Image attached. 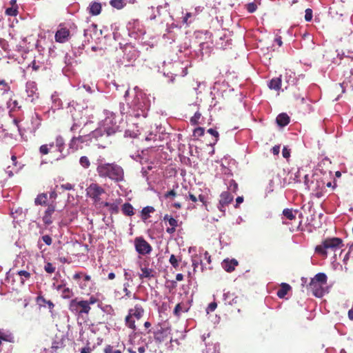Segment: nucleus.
Instances as JSON below:
<instances>
[{
	"label": "nucleus",
	"instance_id": "obj_33",
	"mask_svg": "<svg viewBox=\"0 0 353 353\" xmlns=\"http://www.w3.org/2000/svg\"><path fill=\"white\" fill-rule=\"evenodd\" d=\"M110 4L118 10L122 9L125 6L124 0H110Z\"/></svg>",
	"mask_w": 353,
	"mask_h": 353
},
{
	"label": "nucleus",
	"instance_id": "obj_44",
	"mask_svg": "<svg viewBox=\"0 0 353 353\" xmlns=\"http://www.w3.org/2000/svg\"><path fill=\"white\" fill-rule=\"evenodd\" d=\"M84 301H87L89 306H90V305H93L97 303H100L99 299H97V297H95L94 296H91L88 300H84Z\"/></svg>",
	"mask_w": 353,
	"mask_h": 353
},
{
	"label": "nucleus",
	"instance_id": "obj_20",
	"mask_svg": "<svg viewBox=\"0 0 353 353\" xmlns=\"http://www.w3.org/2000/svg\"><path fill=\"white\" fill-rule=\"evenodd\" d=\"M290 289L291 286L289 284L283 283L281 285V288L278 290L276 294L279 298L283 299L290 290Z\"/></svg>",
	"mask_w": 353,
	"mask_h": 353
},
{
	"label": "nucleus",
	"instance_id": "obj_13",
	"mask_svg": "<svg viewBox=\"0 0 353 353\" xmlns=\"http://www.w3.org/2000/svg\"><path fill=\"white\" fill-rule=\"evenodd\" d=\"M234 196L228 191L223 192L220 195L219 209L221 212H225V206L230 203L233 200Z\"/></svg>",
	"mask_w": 353,
	"mask_h": 353
},
{
	"label": "nucleus",
	"instance_id": "obj_27",
	"mask_svg": "<svg viewBox=\"0 0 353 353\" xmlns=\"http://www.w3.org/2000/svg\"><path fill=\"white\" fill-rule=\"evenodd\" d=\"M101 11V5L99 3L94 2L90 6V13L92 15H98Z\"/></svg>",
	"mask_w": 353,
	"mask_h": 353
},
{
	"label": "nucleus",
	"instance_id": "obj_55",
	"mask_svg": "<svg viewBox=\"0 0 353 353\" xmlns=\"http://www.w3.org/2000/svg\"><path fill=\"white\" fill-rule=\"evenodd\" d=\"M10 167L8 166L6 170V173L8 174L10 177L14 175V172H17L18 169H15L14 170H10Z\"/></svg>",
	"mask_w": 353,
	"mask_h": 353
},
{
	"label": "nucleus",
	"instance_id": "obj_56",
	"mask_svg": "<svg viewBox=\"0 0 353 353\" xmlns=\"http://www.w3.org/2000/svg\"><path fill=\"white\" fill-rule=\"evenodd\" d=\"M272 152L274 155H278L280 152V146L275 145L272 148Z\"/></svg>",
	"mask_w": 353,
	"mask_h": 353
},
{
	"label": "nucleus",
	"instance_id": "obj_9",
	"mask_svg": "<svg viewBox=\"0 0 353 353\" xmlns=\"http://www.w3.org/2000/svg\"><path fill=\"white\" fill-rule=\"evenodd\" d=\"M169 334V327L165 326V323H159L154 332V338L156 341L161 343L167 339Z\"/></svg>",
	"mask_w": 353,
	"mask_h": 353
},
{
	"label": "nucleus",
	"instance_id": "obj_4",
	"mask_svg": "<svg viewBox=\"0 0 353 353\" xmlns=\"http://www.w3.org/2000/svg\"><path fill=\"white\" fill-rule=\"evenodd\" d=\"M342 245L343 241L339 237L327 238L322 241L321 244L316 246L315 252L325 258L327 256V250L334 251L342 247Z\"/></svg>",
	"mask_w": 353,
	"mask_h": 353
},
{
	"label": "nucleus",
	"instance_id": "obj_62",
	"mask_svg": "<svg viewBox=\"0 0 353 353\" xmlns=\"http://www.w3.org/2000/svg\"><path fill=\"white\" fill-rule=\"evenodd\" d=\"M204 258L208 263H211V256L209 254V253L207 251H205L204 253Z\"/></svg>",
	"mask_w": 353,
	"mask_h": 353
},
{
	"label": "nucleus",
	"instance_id": "obj_53",
	"mask_svg": "<svg viewBox=\"0 0 353 353\" xmlns=\"http://www.w3.org/2000/svg\"><path fill=\"white\" fill-rule=\"evenodd\" d=\"M92 348L90 347L89 345H87L86 347H84L81 350L80 353H92Z\"/></svg>",
	"mask_w": 353,
	"mask_h": 353
},
{
	"label": "nucleus",
	"instance_id": "obj_40",
	"mask_svg": "<svg viewBox=\"0 0 353 353\" xmlns=\"http://www.w3.org/2000/svg\"><path fill=\"white\" fill-rule=\"evenodd\" d=\"M201 117V114L199 112H196L194 116L190 119V122L192 125H196L199 123V120Z\"/></svg>",
	"mask_w": 353,
	"mask_h": 353
},
{
	"label": "nucleus",
	"instance_id": "obj_14",
	"mask_svg": "<svg viewBox=\"0 0 353 353\" xmlns=\"http://www.w3.org/2000/svg\"><path fill=\"white\" fill-rule=\"evenodd\" d=\"M141 273L139 274V277L141 281H143L144 279L150 280L154 278L157 274V272L154 269L148 267H141Z\"/></svg>",
	"mask_w": 353,
	"mask_h": 353
},
{
	"label": "nucleus",
	"instance_id": "obj_51",
	"mask_svg": "<svg viewBox=\"0 0 353 353\" xmlns=\"http://www.w3.org/2000/svg\"><path fill=\"white\" fill-rule=\"evenodd\" d=\"M282 155L284 158L288 159L290 156V151L287 148L284 147L282 151Z\"/></svg>",
	"mask_w": 353,
	"mask_h": 353
},
{
	"label": "nucleus",
	"instance_id": "obj_48",
	"mask_svg": "<svg viewBox=\"0 0 353 353\" xmlns=\"http://www.w3.org/2000/svg\"><path fill=\"white\" fill-rule=\"evenodd\" d=\"M61 188L63 190H71L74 189V185H72L70 183H66L61 185Z\"/></svg>",
	"mask_w": 353,
	"mask_h": 353
},
{
	"label": "nucleus",
	"instance_id": "obj_37",
	"mask_svg": "<svg viewBox=\"0 0 353 353\" xmlns=\"http://www.w3.org/2000/svg\"><path fill=\"white\" fill-rule=\"evenodd\" d=\"M56 267L50 262H47L44 265V270L49 274H52L55 272Z\"/></svg>",
	"mask_w": 353,
	"mask_h": 353
},
{
	"label": "nucleus",
	"instance_id": "obj_21",
	"mask_svg": "<svg viewBox=\"0 0 353 353\" xmlns=\"http://www.w3.org/2000/svg\"><path fill=\"white\" fill-rule=\"evenodd\" d=\"M0 339L1 341L10 342V343H14V337L13 334L8 332V331H3L2 330H0Z\"/></svg>",
	"mask_w": 353,
	"mask_h": 353
},
{
	"label": "nucleus",
	"instance_id": "obj_7",
	"mask_svg": "<svg viewBox=\"0 0 353 353\" xmlns=\"http://www.w3.org/2000/svg\"><path fill=\"white\" fill-rule=\"evenodd\" d=\"M223 301L225 305L234 306L238 312H240L241 308L243 307V299L236 296H234L233 294L230 292L223 294Z\"/></svg>",
	"mask_w": 353,
	"mask_h": 353
},
{
	"label": "nucleus",
	"instance_id": "obj_43",
	"mask_svg": "<svg viewBox=\"0 0 353 353\" xmlns=\"http://www.w3.org/2000/svg\"><path fill=\"white\" fill-rule=\"evenodd\" d=\"M205 130L203 128L198 127L194 130L193 136L194 137H201L204 134Z\"/></svg>",
	"mask_w": 353,
	"mask_h": 353
},
{
	"label": "nucleus",
	"instance_id": "obj_32",
	"mask_svg": "<svg viewBox=\"0 0 353 353\" xmlns=\"http://www.w3.org/2000/svg\"><path fill=\"white\" fill-rule=\"evenodd\" d=\"M297 212V211H293L292 209L286 208L284 209L283 211V214L289 220H293L295 219L296 215L295 214Z\"/></svg>",
	"mask_w": 353,
	"mask_h": 353
},
{
	"label": "nucleus",
	"instance_id": "obj_64",
	"mask_svg": "<svg viewBox=\"0 0 353 353\" xmlns=\"http://www.w3.org/2000/svg\"><path fill=\"white\" fill-rule=\"evenodd\" d=\"M191 16H192V14H191V13H190V12H187V13L185 14V16L183 17V21L184 23H188V19H189L190 17H191Z\"/></svg>",
	"mask_w": 353,
	"mask_h": 353
},
{
	"label": "nucleus",
	"instance_id": "obj_52",
	"mask_svg": "<svg viewBox=\"0 0 353 353\" xmlns=\"http://www.w3.org/2000/svg\"><path fill=\"white\" fill-rule=\"evenodd\" d=\"M48 300H46L43 296H38L37 297V303L39 305H41V303H47Z\"/></svg>",
	"mask_w": 353,
	"mask_h": 353
},
{
	"label": "nucleus",
	"instance_id": "obj_63",
	"mask_svg": "<svg viewBox=\"0 0 353 353\" xmlns=\"http://www.w3.org/2000/svg\"><path fill=\"white\" fill-rule=\"evenodd\" d=\"M46 304L48 305V307L50 309V311L52 312L54 307V304L50 300H48L47 301Z\"/></svg>",
	"mask_w": 353,
	"mask_h": 353
},
{
	"label": "nucleus",
	"instance_id": "obj_2",
	"mask_svg": "<svg viewBox=\"0 0 353 353\" xmlns=\"http://www.w3.org/2000/svg\"><path fill=\"white\" fill-rule=\"evenodd\" d=\"M96 171L100 178L110 179L115 183L125 181L124 170L116 162L99 163Z\"/></svg>",
	"mask_w": 353,
	"mask_h": 353
},
{
	"label": "nucleus",
	"instance_id": "obj_54",
	"mask_svg": "<svg viewBox=\"0 0 353 353\" xmlns=\"http://www.w3.org/2000/svg\"><path fill=\"white\" fill-rule=\"evenodd\" d=\"M176 195V192L174 190H171L170 191L167 192L165 194L164 196H165V198H169L170 196L174 197Z\"/></svg>",
	"mask_w": 353,
	"mask_h": 353
},
{
	"label": "nucleus",
	"instance_id": "obj_29",
	"mask_svg": "<svg viewBox=\"0 0 353 353\" xmlns=\"http://www.w3.org/2000/svg\"><path fill=\"white\" fill-rule=\"evenodd\" d=\"M48 196L45 193L39 194L34 200V203L36 205H43L47 203Z\"/></svg>",
	"mask_w": 353,
	"mask_h": 353
},
{
	"label": "nucleus",
	"instance_id": "obj_42",
	"mask_svg": "<svg viewBox=\"0 0 353 353\" xmlns=\"http://www.w3.org/2000/svg\"><path fill=\"white\" fill-rule=\"evenodd\" d=\"M50 149L48 147V144H43L40 146L39 152L43 155H46L50 152Z\"/></svg>",
	"mask_w": 353,
	"mask_h": 353
},
{
	"label": "nucleus",
	"instance_id": "obj_30",
	"mask_svg": "<svg viewBox=\"0 0 353 353\" xmlns=\"http://www.w3.org/2000/svg\"><path fill=\"white\" fill-rule=\"evenodd\" d=\"M74 293L71 289L68 287L63 288L61 292V296L64 299H69L73 296Z\"/></svg>",
	"mask_w": 353,
	"mask_h": 353
},
{
	"label": "nucleus",
	"instance_id": "obj_23",
	"mask_svg": "<svg viewBox=\"0 0 353 353\" xmlns=\"http://www.w3.org/2000/svg\"><path fill=\"white\" fill-rule=\"evenodd\" d=\"M188 311V308L182 303H178L173 311V314L175 316L179 317L183 312H186Z\"/></svg>",
	"mask_w": 353,
	"mask_h": 353
},
{
	"label": "nucleus",
	"instance_id": "obj_34",
	"mask_svg": "<svg viewBox=\"0 0 353 353\" xmlns=\"http://www.w3.org/2000/svg\"><path fill=\"white\" fill-rule=\"evenodd\" d=\"M130 283L128 282H125L123 283V291L125 293V295L122 297L124 299H128L132 297V294L130 290H129Z\"/></svg>",
	"mask_w": 353,
	"mask_h": 353
},
{
	"label": "nucleus",
	"instance_id": "obj_25",
	"mask_svg": "<svg viewBox=\"0 0 353 353\" xmlns=\"http://www.w3.org/2000/svg\"><path fill=\"white\" fill-rule=\"evenodd\" d=\"M122 212L126 215L131 216L134 215V208L130 203H125L122 206Z\"/></svg>",
	"mask_w": 353,
	"mask_h": 353
},
{
	"label": "nucleus",
	"instance_id": "obj_26",
	"mask_svg": "<svg viewBox=\"0 0 353 353\" xmlns=\"http://www.w3.org/2000/svg\"><path fill=\"white\" fill-rule=\"evenodd\" d=\"M268 86L272 90H279L281 86V78L272 79L270 81Z\"/></svg>",
	"mask_w": 353,
	"mask_h": 353
},
{
	"label": "nucleus",
	"instance_id": "obj_11",
	"mask_svg": "<svg viewBox=\"0 0 353 353\" xmlns=\"http://www.w3.org/2000/svg\"><path fill=\"white\" fill-rule=\"evenodd\" d=\"M48 145L49 148L51 150L53 148H56V151L60 153V155L57 157V159L60 158H63L64 154H63V151L65 148V143L64 139L61 136H57L55 139V142L50 143Z\"/></svg>",
	"mask_w": 353,
	"mask_h": 353
},
{
	"label": "nucleus",
	"instance_id": "obj_18",
	"mask_svg": "<svg viewBox=\"0 0 353 353\" xmlns=\"http://www.w3.org/2000/svg\"><path fill=\"white\" fill-rule=\"evenodd\" d=\"M290 117L286 113L279 114L276 117V123L278 125L284 127L290 123Z\"/></svg>",
	"mask_w": 353,
	"mask_h": 353
},
{
	"label": "nucleus",
	"instance_id": "obj_31",
	"mask_svg": "<svg viewBox=\"0 0 353 353\" xmlns=\"http://www.w3.org/2000/svg\"><path fill=\"white\" fill-rule=\"evenodd\" d=\"M283 78L288 85L294 83V74L290 70L285 72Z\"/></svg>",
	"mask_w": 353,
	"mask_h": 353
},
{
	"label": "nucleus",
	"instance_id": "obj_10",
	"mask_svg": "<svg viewBox=\"0 0 353 353\" xmlns=\"http://www.w3.org/2000/svg\"><path fill=\"white\" fill-rule=\"evenodd\" d=\"M70 36L69 29L65 28L63 24L61 23L59 26V29L55 33L54 39L56 42L63 43L68 41Z\"/></svg>",
	"mask_w": 353,
	"mask_h": 353
},
{
	"label": "nucleus",
	"instance_id": "obj_57",
	"mask_svg": "<svg viewBox=\"0 0 353 353\" xmlns=\"http://www.w3.org/2000/svg\"><path fill=\"white\" fill-rule=\"evenodd\" d=\"M217 307V304L216 302H212L209 304L208 305V309L210 310V311H214Z\"/></svg>",
	"mask_w": 353,
	"mask_h": 353
},
{
	"label": "nucleus",
	"instance_id": "obj_5",
	"mask_svg": "<svg viewBox=\"0 0 353 353\" xmlns=\"http://www.w3.org/2000/svg\"><path fill=\"white\" fill-rule=\"evenodd\" d=\"M69 310L74 314L82 315L88 314L91 307L87 301L84 300L78 301L77 299H72L69 303Z\"/></svg>",
	"mask_w": 353,
	"mask_h": 353
},
{
	"label": "nucleus",
	"instance_id": "obj_46",
	"mask_svg": "<svg viewBox=\"0 0 353 353\" xmlns=\"http://www.w3.org/2000/svg\"><path fill=\"white\" fill-rule=\"evenodd\" d=\"M312 19V10L310 8L305 10V19L306 21H310Z\"/></svg>",
	"mask_w": 353,
	"mask_h": 353
},
{
	"label": "nucleus",
	"instance_id": "obj_59",
	"mask_svg": "<svg viewBox=\"0 0 353 353\" xmlns=\"http://www.w3.org/2000/svg\"><path fill=\"white\" fill-rule=\"evenodd\" d=\"M80 124L77 123H74L73 125L70 128V131L72 132H76L77 130L80 127Z\"/></svg>",
	"mask_w": 353,
	"mask_h": 353
},
{
	"label": "nucleus",
	"instance_id": "obj_15",
	"mask_svg": "<svg viewBox=\"0 0 353 353\" xmlns=\"http://www.w3.org/2000/svg\"><path fill=\"white\" fill-rule=\"evenodd\" d=\"M55 211V206L52 204L48 205V208L44 212L43 216V222L46 225H50L52 223V215Z\"/></svg>",
	"mask_w": 353,
	"mask_h": 353
},
{
	"label": "nucleus",
	"instance_id": "obj_6",
	"mask_svg": "<svg viewBox=\"0 0 353 353\" xmlns=\"http://www.w3.org/2000/svg\"><path fill=\"white\" fill-rule=\"evenodd\" d=\"M87 195L91 198L94 203H99L101 200V196L105 194V190L99 184L92 183L86 189Z\"/></svg>",
	"mask_w": 353,
	"mask_h": 353
},
{
	"label": "nucleus",
	"instance_id": "obj_49",
	"mask_svg": "<svg viewBox=\"0 0 353 353\" xmlns=\"http://www.w3.org/2000/svg\"><path fill=\"white\" fill-rule=\"evenodd\" d=\"M208 132L210 133V134H212V136H214L216 138L215 141H217L219 134V132L216 130H214L213 128H210L208 130Z\"/></svg>",
	"mask_w": 353,
	"mask_h": 353
},
{
	"label": "nucleus",
	"instance_id": "obj_39",
	"mask_svg": "<svg viewBox=\"0 0 353 353\" xmlns=\"http://www.w3.org/2000/svg\"><path fill=\"white\" fill-rule=\"evenodd\" d=\"M18 275L21 277V283H24V279H28L30 277V273L26 270H20L17 272Z\"/></svg>",
	"mask_w": 353,
	"mask_h": 353
},
{
	"label": "nucleus",
	"instance_id": "obj_36",
	"mask_svg": "<svg viewBox=\"0 0 353 353\" xmlns=\"http://www.w3.org/2000/svg\"><path fill=\"white\" fill-rule=\"evenodd\" d=\"M79 163L83 168H88L90 166V161L88 157L82 156L79 159Z\"/></svg>",
	"mask_w": 353,
	"mask_h": 353
},
{
	"label": "nucleus",
	"instance_id": "obj_24",
	"mask_svg": "<svg viewBox=\"0 0 353 353\" xmlns=\"http://www.w3.org/2000/svg\"><path fill=\"white\" fill-rule=\"evenodd\" d=\"M154 211L155 210L152 206H146L143 208L141 212V219L143 221L147 220L150 216V214L154 212Z\"/></svg>",
	"mask_w": 353,
	"mask_h": 353
},
{
	"label": "nucleus",
	"instance_id": "obj_45",
	"mask_svg": "<svg viewBox=\"0 0 353 353\" xmlns=\"http://www.w3.org/2000/svg\"><path fill=\"white\" fill-rule=\"evenodd\" d=\"M41 239L48 245H50L52 243L51 236L48 234L42 236Z\"/></svg>",
	"mask_w": 353,
	"mask_h": 353
},
{
	"label": "nucleus",
	"instance_id": "obj_1",
	"mask_svg": "<svg viewBox=\"0 0 353 353\" xmlns=\"http://www.w3.org/2000/svg\"><path fill=\"white\" fill-rule=\"evenodd\" d=\"M110 134L111 133L109 131L101 128L96 129L90 135L83 134L78 137H73L69 143V148L73 152L81 149L83 148L82 144L88 141L87 137L91 136L92 138H94L98 141L97 145L99 148H105L111 143L110 140Z\"/></svg>",
	"mask_w": 353,
	"mask_h": 353
},
{
	"label": "nucleus",
	"instance_id": "obj_22",
	"mask_svg": "<svg viewBox=\"0 0 353 353\" xmlns=\"http://www.w3.org/2000/svg\"><path fill=\"white\" fill-rule=\"evenodd\" d=\"M192 263L193 267L194 272H196V269L199 268V265H201V269L203 271V267L202 264V259L199 255L195 254L192 257Z\"/></svg>",
	"mask_w": 353,
	"mask_h": 353
},
{
	"label": "nucleus",
	"instance_id": "obj_60",
	"mask_svg": "<svg viewBox=\"0 0 353 353\" xmlns=\"http://www.w3.org/2000/svg\"><path fill=\"white\" fill-rule=\"evenodd\" d=\"M51 347H52V349H54V350H57V349H59V348L60 347V343H59V342H58V341H53V342L52 343V346H51Z\"/></svg>",
	"mask_w": 353,
	"mask_h": 353
},
{
	"label": "nucleus",
	"instance_id": "obj_12",
	"mask_svg": "<svg viewBox=\"0 0 353 353\" xmlns=\"http://www.w3.org/2000/svg\"><path fill=\"white\" fill-rule=\"evenodd\" d=\"M324 285L311 280L307 288L310 289L316 297H322L325 294Z\"/></svg>",
	"mask_w": 353,
	"mask_h": 353
},
{
	"label": "nucleus",
	"instance_id": "obj_19",
	"mask_svg": "<svg viewBox=\"0 0 353 353\" xmlns=\"http://www.w3.org/2000/svg\"><path fill=\"white\" fill-rule=\"evenodd\" d=\"M186 199H189L194 203L200 201L205 208L207 207V201L205 196L203 194H199V196L196 197L194 194L189 192L188 195L186 196Z\"/></svg>",
	"mask_w": 353,
	"mask_h": 353
},
{
	"label": "nucleus",
	"instance_id": "obj_35",
	"mask_svg": "<svg viewBox=\"0 0 353 353\" xmlns=\"http://www.w3.org/2000/svg\"><path fill=\"white\" fill-rule=\"evenodd\" d=\"M103 353H123V352L119 349H116L111 345H107L103 349Z\"/></svg>",
	"mask_w": 353,
	"mask_h": 353
},
{
	"label": "nucleus",
	"instance_id": "obj_38",
	"mask_svg": "<svg viewBox=\"0 0 353 353\" xmlns=\"http://www.w3.org/2000/svg\"><path fill=\"white\" fill-rule=\"evenodd\" d=\"M5 12L8 16H12V17L17 16L18 14V6L8 8L6 10Z\"/></svg>",
	"mask_w": 353,
	"mask_h": 353
},
{
	"label": "nucleus",
	"instance_id": "obj_28",
	"mask_svg": "<svg viewBox=\"0 0 353 353\" xmlns=\"http://www.w3.org/2000/svg\"><path fill=\"white\" fill-rule=\"evenodd\" d=\"M312 280L325 285L327 283V278L325 274L321 272L316 274L315 276L312 279Z\"/></svg>",
	"mask_w": 353,
	"mask_h": 353
},
{
	"label": "nucleus",
	"instance_id": "obj_16",
	"mask_svg": "<svg viewBox=\"0 0 353 353\" xmlns=\"http://www.w3.org/2000/svg\"><path fill=\"white\" fill-rule=\"evenodd\" d=\"M163 220L168 221L170 226L166 229V232L170 234L174 233L178 226V221L168 214H165L163 216Z\"/></svg>",
	"mask_w": 353,
	"mask_h": 353
},
{
	"label": "nucleus",
	"instance_id": "obj_61",
	"mask_svg": "<svg viewBox=\"0 0 353 353\" xmlns=\"http://www.w3.org/2000/svg\"><path fill=\"white\" fill-rule=\"evenodd\" d=\"M274 42L276 43V44L280 47L282 46L283 44V42H282V39H281V37L279 36V37H276L274 39Z\"/></svg>",
	"mask_w": 353,
	"mask_h": 353
},
{
	"label": "nucleus",
	"instance_id": "obj_47",
	"mask_svg": "<svg viewBox=\"0 0 353 353\" xmlns=\"http://www.w3.org/2000/svg\"><path fill=\"white\" fill-rule=\"evenodd\" d=\"M256 5L254 3H248L247 6V10L250 13H252L256 10Z\"/></svg>",
	"mask_w": 353,
	"mask_h": 353
},
{
	"label": "nucleus",
	"instance_id": "obj_50",
	"mask_svg": "<svg viewBox=\"0 0 353 353\" xmlns=\"http://www.w3.org/2000/svg\"><path fill=\"white\" fill-rule=\"evenodd\" d=\"M109 210L112 213H117L119 212V207L117 205H116L114 203H112L109 208Z\"/></svg>",
	"mask_w": 353,
	"mask_h": 353
},
{
	"label": "nucleus",
	"instance_id": "obj_41",
	"mask_svg": "<svg viewBox=\"0 0 353 353\" xmlns=\"http://www.w3.org/2000/svg\"><path fill=\"white\" fill-rule=\"evenodd\" d=\"M169 262L172 265V266L176 269L179 267V261L176 259V256L174 254H172L170 257Z\"/></svg>",
	"mask_w": 353,
	"mask_h": 353
},
{
	"label": "nucleus",
	"instance_id": "obj_8",
	"mask_svg": "<svg viewBox=\"0 0 353 353\" xmlns=\"http://www.w3.org/2000/svg\"><path fill=\"white\" fill-rule=\"evenodd\" d=\"M134 247L136 251L141 255L148 254L152 250V246L142 236L135 238Z\"/></svg>",
	"mask_w": 353,
	"mask_h": 353
},
{
	"label": "nucleus",
	"instance_id": "obj_17",
	"mask_svg": "<svg viewBox=\"0 0 353 353\" xmlns=\"http://www.w3.org/2000/svg\"><path fill=\"white\" fill-rule=\"evenodd\" d=\"M239 264L238 261L233 259H225L222 262L221 265L223 268L228 272H232L235 270L236 266H237Z\"/></svg>",
	"mask_w": 353,
	"mask_h": 353
},
{
	"label": "nucleus",
	"instance_id": "obj_58",
	"mask_svg": "<svg viewBox=\"0 0 353 353\" xmlns=\"http://www.w3.org/2000/svg\"><path fill=\"white\" fill-rule=\"evenodd\" d=\"M83 275V273L80 272H77L75 273L74 275H73V279L74 280H78L79 279H81Z\"/></svg>",
	"mask_w": 353,
	"mask_h": 353
},
{
	"label": "nucleus",
	"instance_id": "obj_3",
	"mask_svg": "<svg viewBox=\"0 0 353 353\" xmlns=\"http://www.w3.org/2000/svg\"><path fill=\"white\" fill-rule=\"evenodd\" d=\"M145 310L142 305L135 304L128 311V314L125 317V325L132 331L137 330L136 321H139L144 315Z\"/></svg>",
	"mask_w": 353,
	"mask_h": 353
}]
</instances>
